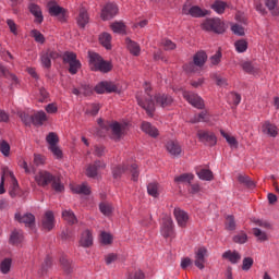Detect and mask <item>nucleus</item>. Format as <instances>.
Segmentation results:
<instances>
[{"label": "nucleus", "mask_w": 279, "mask_h": 279, "mask_svg": "<svg viewBox=\"0 0 279 279\" xmlns=\"http://www.w3.org/2000/svg\"><path fill=\"white\" fill-rule=\"evenodd\" d=\"M231 32H233V34H236L238 36H244L245 35V28H243V26H241L239 24H233L231 26Z\"/></svg>", "instance_id": "0e129e2a"}, {"label": "nucleus", "mask_w": 279, "mask_h": 279, "mask_svg": "<svg viewBox=\"0 0 279 279\" xmlns=\"http://www.w3.org/2000/svg\"><path fill=\"white\" fill-rule=\"evenodd\" d=\"M12 267V259L5 258L0 264V270L2 274H8L10 271V268Z\"/></svg>", "instance_id": "864d4df0"}, {"label": "nucleus", "mask_w": 279, "mask_h": 279, "mask_svg": "<svg viewBox=\"0 0 279 279\" xmlns=\"http://www.w3.org/2000/svg\"><path fill=\"white\" fill-rule=\"evenodd\" d=\"M57 58H60V53H58L57 51L47 50L45 52H41L40 60L43 66L49 69L51 66V60H57Z\"/></svg>", "instance_id": "aec40b11"}, {"label": "nucleus", "mask_w": 279, "mask_h": 279, "mask_svg": "<svg viewBox=\"0 0 279 279\" xmlns=\"http://www.w3.org/2000/svg\"><path fill=\"white\" fill-rule=\"evenodd\" d=\"M220 134L221 136L227 141L229 147H231V149H239V141H236V137H234V135L220 130Z\"/></svg>", "instance_id": "c756f323"}, {"label": "nucleus", "mask_w": 279, "mask_h": 279, "mask_svg": "<svg viewBox=\"0 0 279 279\" xmlns=\"http://www.w3.org/2000/svg\"><path fill=\"white\" fill-rule=\"evenodd\" d=\"M125 44L126 49L130 51L132 56H141V46L136 41L126 38Z\"/></svg>", "instance_id": "7c9ffc66"}, {"label": "nucleus", "mask_w": 279, "mask_h": 279, "mask_svg": "<svg viewBox=\"0 0 279 279\" xmlns=\"http://www.w3.org/2000/svg\"><path fill=\"white\" fill-rule=\"evenodd\" d=\"M63 62L69 64V73L71 75H75L82 69V63L77 60L75 52H65L63 54Z\"/></svg>", "instance_id": "9d476101"}, {"label": "nucleus", "mask_w": 279, "mask_h": 279, "mask_svg": "<svg viewBox=\"0 0 279 279\" xmlns=\"http://www.w3.org/2000/svg\"><path fill=\"white\" fill-rule=\"evenodd\" d=\"M265 5L275 16H278L279 14L278 0H265Z\"/></svg>", "instance_id": "37998d69"}, {"label": "nucleus", "mask_w": 279, "mask_h": 279, "mask_svg": "<svg viewBox=\"0 0 279 279\" xmlns=\"http://www.w3.org/2000/svg\"><path fill=\"white\" fill-rule=\"evenodd\" d=\"M226 8H228V3L221 0H216L211 4V10H214V12H216L217 14H223L226 12Z\"/></svg>", "instance_id": "ea45409f"}, {"label": "nucleus", "mask_w": 279, "mask_h": 279, "mask_svg": "<svg viewBox=\"0 0 279 279\" xmlns=\"http://www.w3.org/2000/svg\"><path fill=\"white\" fill-rule=\"evenodd\" d=\"M81 247H90L93 246V232L90 230H85L78 241Z\"/></svg>", "instance_id": "cd10ccee"}, {"label": "nucleus", "mask_w": 279, "mask_h": 279, "mask_svg": "<svg viewBox=\"0 0 279 279\" xmlns=\"http://www.w3.org/2000/svg\"><path fill=\"white\" fill-rule=\"evenodd\" d=\"M0 151H1L2 156H5V158H8V156H10V144L8 142H5L4 140H2L0 142Z\"/></svg>", "instance_id": "bf43d9fd"}, {"label": "nucleus", "mask_w": 279, "mask_h": 279, "mask_svg": "<svg viewBox=\"0 0 279 279\" xmlns=\"http://www.w3.org/2000/svg\"><path fill=\"white\" fill-rule=\"evenodd\" d=\"M234 48L238 53H245L247 51V40L239 39L234 43Z\"/></svg>", "instance_id": "49530a36"}, {"label": "nucleus", "mask_w": 279, "mask_h": 279, "mask_svg": "<svg viewBox=\"0 0 279 279\" xmlns=\"http://www.w3.org/2000/svg\"><path fill=\"white\" fill-rule=\"evenodd\" d=\"M47 8H48V12H49L50 16L64 17V15L66 14V10H64V8L58 5V2H56L54 0L49 1L47 4Z\"/></svg>", "instance_id": "412c9836"}, {"label": "nucleus", "mask_w": 279, "mask_h": 279, "mask_svg": "<svg viewBox=\"0 0 279 279\" xmlns=\"http://www.w3.org/2000/svg\"><path fill=\"white\" fill-rule=\"evenodd\" d=\"M7 25L11 34H13L14 36H19V25H16V22H14V20H7Z\"/></svg>", "instance_id": "6e6d98bb"}, {"label": "nucleus", "mask_w": 279, "mask_h": 279, "mask_svg": "<svg viewBox=\"0 0 279 279\" xmlns=\"http://www.w3.org/2000/svg\"><path fill=\"white\" fill-rule=\"evenodd\" d=\"M166 149L171 156H180L182 154V146L178 141L167 142Z\"/></svg>", "instance_id": "a878e982"}, {"label": "nucleus", "mask_w": 279, "mask_h": 279, "mask_svg": "<svg viewBox=\"0 0 279 279\" xmlns=\"http://www.w3.org/2000/svg\"><path fill=\"white\" fill-rule=\"evenodd\" d=\"M141 128L145 134H148V136H151L153 138H156V136L159 134L158 129H156V126L151 125L149 122H143Z\"/></svg>", "instance_id": "473e14b6"}, {"label": "nucleus", "mask_w": 279, "mask_h": 279, "mask_svg": "<svg viewBox=\"0 0 279 279\" xmlns=\"http://www.w3.org/2000/svg\"><path fill=\"white\" fill-rule=\"evenodd\" d=\"M183 97L186 101L191 104L194 108L202 110L204 108V99L199 95L193 92H183Z\"/></svg>", "instance_id": "f8f14e48"}, {"label": "nucleus", "mask_w": 279, "mask_h": 279, "mask_svg": "<svg viewBox=\"0 0 279 279\" xmlns=\"http://www.w3.org/2000/svg\"><path fill=\"white\" fill-rule=\"evenodd\" d=\"M106 167V163L101 160L95 161L94 163H89L86 167L85 175L87 178H97V174L99 173L100 169H104Z\"/></svg>", "instance_id": "f3484780"}, {"label": "nucleus", "mask_w": 279, "mask_h": 279, "mask_svg": "<svg viewBox=\"0 0 279 279\" xmlns=\"http://www.w3.org/2000/svg\"><path fill=\"white\" fill-rule=\"evenodd\" d=\"M243 71H245V73H250L251 75H258L260 68L255 66L254 64H252V62L250 61H245L241 64Z\"/></svg>", "instance_id": "e433bc0d"}, {"label": "nucleus", "mask_w": 279, "mask_h": 279, "mask_svg": "<svg viewBox=\"0 0 279 279\" xmlns=\"http://www.w3.org/2000/svg\"><path fill=\"white\" fill-rule=\"evenodd\" d=\"M182 14L193 16L194 19H202V16H208L209 12L208 10H203L197 5L191 7V4H184L182 8Z\"/></svg>", "instance_id": "9b49d317"}, {"label": "nucleus", "mask_w": 279, "mask_h": 279, "mask_svg": "<svg viewBox=\"0 0 279 279\" xmlns=\"http://www.w3.org/2000/svg\"><path fill=\"white\" fill-rule=\"evenodd\" d=\"M119 14V7L116 3H107L101 10V19L102 21H110V19H114Z\"/></svg>", "instance_id": "ddd939ff"}, {"label": "nucleus", "mask_w": 279, "mask_h": 279, "mask_svg": "<svg viewBox=\"0 0 279 279\" xmlns=\"http://www.w3.org/2000/svg\"><path fill=\"white\" fill-rule=\"evenodd\" d=\"M233 242L239 243L240 245L247 243V233L241 231L240 233L233 236Z\"/></svg>", "instance_id": "603ef678"}, {"label": "nucleus", "mask_w": 279, "mask_h": 279, "mask_svg": "<svg viewBox=\"0 0 279 279\" xmlns=\"http://www.w3.org/2000/svg\"><path fill=\"white\" fill-rule=\"evenodd\" d=\"M208 121V112L202 111L198 116H194L191 119V123H201Z\"/></svg>", "instance_id": "8fccbe9b"}, {"label": "nucleus", "mask_w": 279, "mask_h": 279, "mask_svg": "<svg viewBox=\"0 0 279 279\" xmlns=\"http://www.w3.org/2000/svg\"><path fill=\"white\" fill-rule=\"evenodd\" d=\"M228 101L229 104H232V106H239L241 104V96L238 93H230L228 95Z\"/></svg>", "instance_id": "3c124183"}, {"label": "nucleus", "mask_w": 279, "mask_h": 279, "mask_svg": "<svg viewBox=\"0 0 279 279\" xmlns=\"http://www.w3.org/2000/svg\"><path fill=\"white\" fill-rule=\"evenodd\" d=\"M226 228L227 230H236V222H234V217L228 216L226 218Z\"/></svg>", "instance_id": "e2e57ef3"}, {"label": "nucleus", "mask_w": 279, "mask_h": 279, "mask_svg": "<svg viewBox=\"0 0 279 279\" xmlns=\"http://www.w3.org/2000/svg\"><path fill=\"white\" fill-rule=\"evenodd\" d=\"M35 182L37 186H41V189H47L50 184L51 189L56 191V193H62L64 191V184L60 181V177H56L47 170H40L37 172L35 174Z\"/></svg>", "instance_id": "f03ea898"}, {"label": "nucleus", "mask_w": 279, "mask_h": 279, "mask_svg": "<svg viewBox=\"0 0 279 279\" xmlns=\"http://www.w3.org/2000/svg\"><path fill=\"white\" fill-rule=\"evenodd\" d=\"M160 232L165 239H171L173 236V219L171 217L167 216L162 219Z\"/></svg>", "instance_id": "4468645a"}, {"label": "nucleus", "mask_w": 279, "mask_h": 279, "mask_svg": "<svg viewBox=\"0 0 279 279\" xmlns=\"http://www.w3.org/2000/svg\"><path fill=\"white\" fill-rule=\"evenodd\" d=\"M62 219H64V221H66L68 223H77V218L71 209H65L62 211Z\"/></svg>", "instance_id": "79ce46f5"}, {"label": "nucleus", "mask_w": 279, "mask_h": 279, "mask_svg": "<svg viewBox=\"0 0 279 279\" xmlns=\"http://www.w3.org/2000/svg\"><path fill=\"white\" fill-rule=\"evenodd\" d=\"M195 175H193V173H183L181 175H177L174 178V182L177 184H191V182H193Z\"/></svg>", "instance_id": "c9c22d12"}, {"label": "nucleus", "mask_w": 279, "mask_h": 279, "mask_svg": "<svg viewBox=\"0 0 279 279\" xmlns=\"http://www.w3.org/2000/svg\"><path fill=\"white\" fill-rule=\"evenodd\" d=\"M260 130L263 134H266L267 136H272V138H276V136H278V126H276V124H271V122L269 121L262 123Z\"/></svg>", "instance_id": "b1692460"}, {"label": "nucleus", "mask_w": 279, "mask_h": 279, "mask_svg": "<svg viewBox=\"0 0 279 279\" xmlns=\"http://www.w3.org/2000/svg\"><path fill=\"white\" fill-rule=\"evenodd\" d=\"M173 215L179 228H186V226H189V221H191V216H189V213L182 210L181 208H174Z\"/></svg>", "instance_id": "2eb2a0df"}, {"label": "nucleus", "mask_w": 279, "mask_h": 279, "mask_svg": "<svg viewBox=\"0 0 279 279\" xmlns=\"http://www.w3.org/2000/svg\"><path fill=\"white\" fill-rule=\"evenodd\" d=\"M23 242V231H13L10 236V243L12 245H19Z\"/></svg>", "instance_id": "a18cd8bd"}, {"label": "nucleus", "mask_w": 279, "mask_h": 279, "mask_svg": "<svg viewBox=\"0 0 279 279\" xmlns=\"http://www.w3.org/2000/svg\"><path fill=\"white\" fill-rule=\"evenodd\" d=\"M128 88V85L113 82H100L95 86V92L98 95H104V93H123Z\"/></svg>", "instance_id": "0eeeda50"}, {"label": "nucleus", "mask_w": 279, "mask_h": 279, "mask_svg": "<svg viewBox=\"0 0 279 279\" xmlns=\"http://www.w3.org/2000/svg\"><path fill=\"white\" fill-rule=\"evenodd\" d=\"M202 28L206 32L223 34V32H226V24L220 19H207L203 22Z\"/></svg>", "instance_id": "6e6552de"}, {"label": "nucleus", "mask_w": 279, "mask_h": 279, "mask_svg": "<svg viewBox=\"0 0 279 279\" xmlns=\"http://www.w3.org/2000/svg\"><path fill=\"white\" fill-rule=\"evenodd\" d=\"M118 256L114 253H109L105 256V263L106 265H112V263H116Z\"/></svg>", "instance_id": "774afa93"}, {"label": "nucleus", "mask_w": 279, "mask_h": 279, "mask_svg": "<svg viewBox=\"0 0 279 279\" xmlns=\"http://www.w3.org/2000/svg\"><path fill=\"white\" fill-rule=\"evenodd\" d=\"M99 43L105 47V49H112V35H110V33L100 34Z\"/></svg>", "instance_id": "f704fd0d"}, {"label": "nucleus", "mask_w": 279, "mask_h": 279, "mask_svg": "<svg viewBox=\"0 0 279 279\" xmlns=\"http://www.w3.org/2000/svg\"><path fill=\"white\" fill-rule=\"evenodd\" d=\"M197 136L202 143H207L211 147L217 145V135L208 131H198Z\"/></svg>", "instance_id": "6ab92c4d"}, {"label": "nucleus", "mask_w": 279, "mask_h": 279, "mask_svg": "<svg viewBox=\"0 0 279 279\" xmlns=\"http://www.w3.org/2000/svg\"><path fill=\"white\" fill-rule=\"evenodd\" d=\"M41 226L47 232L51 231L52 228H56V216H53V211L48 210L45 213L41 219Z\"/></svg>", "instance_id": "a211bd4d"}, {"label": "nucleus", "mask_w": 279, "mask_h": 279, "mask_svg": "<svg viewBox=\"0 0 279 279\" xmlns=\"http://www.w3.org/2000/svg\"><path fill=\"white\" fill-rule=\"evenodd\" d=\"M48 120L45 111H37L32 116V121L35 125H43Z\"/></svg>", "instance_id": "72a5a7b5"}, {"label": "nucleus", "mask_w": 279, "mask_h": 279, "mask_svg": "<svg viewBox=\"0 0 279 279\" xmlns=\"http://www.w3.org/2000/svg\"><path fill=\"white\" fill-rule=\"evenodd\" d=\"M112 241H114V238L112 236V234L108 232L100 233V242L102 245H112Z\"/></svg>", "instance_id": "de8ad7c7"}, {"label": "nucleus", "mask_w": 279, "mask_h": 279, "mask_svg": "<svg viewBox=\"0 0 279 279\" xmlns=\"http://www.w3.org/2000/svg\"><path fill=\"white\" fill-rule=\"evenodd\" d=\"M46 141L49 145V147H53L58 145V134L51 132L47 135Z\"/></svg>", "instance_id": "13d9d810"}, {"label": "nucleus", "mask_w": 279, "mask_h": 279, "mask_svg": "<svg viewBox=\"0 0 279 279\" xmlns=\"http://www.w3.org/2000/svg\"><path fill=\"white\" fill-rule=\"evenodd\" d=\"M222 258L225 260H229V263H232V265H236L239 260H241V254L236 251H227L222 254Z\"/></svg>", "instance_id": "c85d7f7f"}, {"label": "nucleus", "mask_w": 279, "mask_h": 279, "mask_svg": "<svg viewBox=\"0 0 279 279\" xmlns=\"http://www.w3.org/2000/svg\"><path fill=\"white\" fill-rule=\"evenodd\" d=\"M252 265H254V259L252 257H245L242 262L243 271H250V269H252Z\"/></svg>", "instance_id": "680f3d73"}, {"label": "nucleus", "mask_w": 279, "mask_h": 279, "mask_svg": "<svg viewBox=\"0 0 279 279\" xmlns=\"http://www.w3.org/2000/svg\"><path fill=\"white\" fill-rule=\"evenodd\" d=\"M49 149L51 154H53L54 158H57L58 160L62 159L63 154L59 145L49 146Z\"/></svg>", "instance_id": "052dcab7"}, {"label": "nucleus", "mask_w": 279, "mask_h": 279, "mask_svg": "<svg viewBox=\"0 0 279 279\" xmlns=\"http://www.w3.org/2000/svg\"><path fill=\"white\" fill-rule=\"evenodd\" d=\"M15 219L20 223H24L26 228H34L36 223V217L33 214H24L23 216L21 214H15Z\"/></svg>", "instance_id": "4be33fe9"}, {"label": "nucleus", "mask_w": 279, "mask_h": 279, "mask_svg": "<svg viewBox=\"0 0 279 279\" xmlns=\"http://www.w3.org/2000/svg\"><path fill=\"white\" fill-rule=\"evenodd\" d=\"M38 101H40V104H43V101H45L46 99H49V92H47V89L45 88H39V94L37 96Z\"/></svg>", "instance_id": "69168bd1"}, {"label": "nucleus", "mask_w": 279, "mask_h": 279, "mask_svg": "<svg viewBox=\"0 0 279 279\" xmlns=\"http://www.w3.org/2000/svg\"><path fill=\"white\" fill-rule=\"evenodd\" d=\"M101 106L99 104H92L87 106L86 113L95 117L100 110Z\"/></svg>", "instance_id": "4d7b16f0"}, {"label": "nucleus", "mask_w": 279, "mask_h": 279, "mask_svg": "<svg viewBox=\"0 0 279 279\" xmlns=\"http://www.w3.org/2000/svg\"><path fill=\"white\" fill-rule=\"evenodd\" d=\"M90 21V16L88 15V10L86 8L82 7L78 10V15L76 17V23L80 27H86Z\"/></svg>", "instance_id": "393cba45"}, {"label": "nucleus", "mask_w": 279, "mask_h": 279, "mask_svg": "<svg viewBox=\"0 0 279 279\" xmlns=\"http://www.w3.org/2000/svg\"><path fill=\"white\" fill-rule=\"evenodd\" d=\"M145 93L147 95L146 100H143L141 95H136V99L138 106L143 108L148 117H154V110H156V106H160L161 108H167L173 104V98L167 94H156L154 97L149 94L151 90V85L149 83H145L144 85ZM155 99V101H154Z\"/></svg>", "instance_id": "f257e3e1"}, {"label": "nucleus", "mask_w": 279, "mask_h": 279, "mask_svg": "<svg viewBox=\"0 0 279 279\" xmlns=\"http://www.w3.org/2000/svg\"><path fill=\"white\" fill-rule=\"evenodd\" d=\"M253 234L260 243H264V241H269V235L267 234V232L260 230L259 228H254Z\"/></svg>", "instance_id": "c03bdc74"}, {"label": "nucleus", "mask_w": 279, "mask_h": 279, "mask_svg": "<svg viewBox=\"0 0 279 279\" xmlns=\"http://www.w3.org/2000/svg\"><path fill=\"white\" fill-rule=\"evenodd\" d=\"M89 69L92 71H99L100 73H108L112 71V63L104 61L101 56L97 52H88Z\"/></svg>", "instance_id": "39448f33"}, {"label": "nucleus", "mask_w": 279, "mask_h": 279, "mask_svg": "<svg viewBox=\"0 0 279 279\" xmlns=\"http://www.w3.org/2000/svg\"><path fill=\"white\" fill-rule=\"evenodd\" d=\"M93 86L90 85H82L80 88H73V95H84L88 97V95H93Z\"/></svg>", "instance_id": "4c0bfd02"}, {"label": "nucleus", "mask_w": 279, "mask_h": 279, "mask_svg": "<svg viewBox=\"0 0 279 279\" xmlns=\"http://www.w3.org/2000/svg\"><path fill=\"white\" fill-rule=\"evenodd\" d=\"M99 210L105 217H112V213H114V206L108 202H101L99 204Z\"/></svg>", "instance_id": "2f4dec72"}, {"label": "nucleus", "mask_w": 279, "mask_h": 279, "mask_svg": "<svg viewBox=\"0 0 279 279\" xmlns=\"http://www.w3.org/2000/svg\"><path fill=\"white\" fill-rule=\"evenodd\" d=\"M126 171H130L133 182H136L138 180V166L136 163L130 165V162L123 163L122 166L113 167L112 175L114 180H119V178H121V175H123V173H125Z\"/></svg>", "instance_id": "423d86ee"}, {"label": "nucleus", "mask_w": 279, "mask_h": 279, "mask_svg": "<svg viewBox=\"0 0 279 279\" xmlns=\"http://www.w3.org/2000/svg\"><path fill=\"white\" fill-rule=\"evenodd\" d=\"M147 192L148 195H151V197H158V195H160L158 192V183H149L147 185Z\"/></svg>", "instance_id": "5fc2aeb1"}, {"label": "nucleus", "mask_w": 279, "mask_h": 279, "mask_svg": "<svg viewBox=\"0 0 279 279\" xmlns=\"http://www.w3.org/2000/svg\"><path fill=\"white\" fill-rule=\"evenodd\" d=\"M196 175L199 178V180H205L206 182H210L214 178L213 171L204 168L201 170H197Z\"/></svg>", "instance_id": "a19ab883"}, {"label": "nucleus", "mask_w": 279, "mask_h": 279, "mask_svg": "<svg viewBox=\"0 0 279 279\" xmlns=\"http://www.w3.org/2000/svg\"><path fill=\"white\" fill-rule=\"evenodd\" d=\"M28 10L33 16H35V23H43L45 21V17L43 16V9L36 3H31L28 5Z\"/></svg>", "instance_id": "bb28decb"}, {"label": "nucleus", "mask_w": 279, "mask_h": 279, "mask_svg": "<svg viewBox=\"0 0 279 279\" xmlns=\"http://www.w3.org/2000/svg\"><path fill=\"white\" fill-rule=\"evenodd\" d=\"M5 181L9 184V194L11 197H16L19 194V181H16V177H14V172L10 170L8 167H2V177L0 182V195L5 193Z\"/></svg>", "instance_id": "7ed1b4c3"}, {"label": "nucleus", "mask_w": 279, "mask_h": 279, "mask_svg": "<svg viewBox=\"0 0 279 279\" xmlns=\"http://www.w3.org/2000/svg\"><path fill=\"white\" fill-rule=\"evenodd\" d=\"M45 110L48 114H56L58 112V104L56 102L48 104Z\"/></svg>", "instance_id": "338daca9"}, {"label": "nucleus", "mask_w": 279, "mask_h": 279, "mask_svg": "<svg viewBox=\"0 0 279 279\" xmlns=\"http://www.w3.org/2000/svg\"><path fill=\"white\" fill-rule=\"evenodd\" d=\"M98 124L102 132L111 131V138L113 141H121L128 130V123L111 122L110 124H104L102 120H98Z\"/></svg>", "instance_id": "20e7f679"}, {"label": "nucleus", "mask_w": 279, "mask_h": 279, "mask_svg": "<svg viewBox=\"0 0 279 279\" xmlns=\"http://www.w3.org/2000/svg\"><path fill=\"white\" fill-rule=\"evenodd\" d=\"M194 63H187L183 66L184 71L186 73H195L197 71V66H204L206 64V60H208V56H206V52L198 51L194 54Z\"/></svg>", "instance_id": "1a4fd4ad"}, {"label": "nucleus", "mask_w": 279, "mask_h": 279, "mask_svg": "<svg viewBox=\"0 0 279 279\" xmlns=\"http://www.w3.org/2000/svg\"><path fill=\"white\" fill-rule=\"evenodd\" d=\"M31 36L34 38L35 43H39V45L45 44V35H43L38 29H33L31 32Z\"/></svg>", "instance_id": "09e8293b"}, {"label": "nucleus", "mask_w": 279, "mask_h": 279, "mask_svg": "<svg viewBox=\"0 0 279 279\" xmlns=\"http://www.w3.org/2000/svg\"><path fill=\"white\" fill-rule=\"evenodd\" d=\"M208 256V248L204 247V246H199L196 251H195V262L194 265L198 268V269H204V265L206 263V257Z\"/></svg>", "instance_id": "dca6fc26"}, {"label": "nucleus", "mask_w": 279, "mask_h": 279, "mask_svg": "<svg viewBox=\"0 0 279 279\" xmlns=\"http://www.w3.org/2000/svg\"><path fill=\"white\" fill-rule=\"evenodd\" d=\"M110 27L113 34H125V32L128 31L125 23H123L122 21L111 23Z\"/></svg>", "instance_id": "58836bf2"}, {"label": "nucleus", "mask_w": 279, "mask_h": 279, "mask_svg": "<svg viewBox=\"0 0 279 279\" xmlns=\"http://www.w3.org/2000/svg\"><path fill=\"white\" fill-rule=\"evenodd\" d=\"M70 189L72 193H76V195H90V186H88V183H72L70 184Z\"/></svg>", "instance_id": "5701e85b"}]
</instances>
